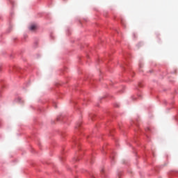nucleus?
<instances>
[{
	"label": "nucleus",
	"instance_id": "f03ea898",
	"mask_svg": "<svg viewBox=\"0 0 178 178\" xmlns=\"http://www.w3.org/2000/svg\"><path fill=\"white\" fill-rule=\"evenodd\" d=\"M11 3H13V0H9Z\"/></svg>",
	"mask_w": 178,
	"mask_h": 178
},
{
	"label": "nucleus",
	"instance_id": "f257e3e1",
	"mask_svg": "<svg viewBox=\"0 0 178 178\" xmlns=\"http://www.w3.org/2000/svg\"><path fill=\"white\" fill-rule=\"evenodd\" d=\"M29 30H31V31H35V30H37V25L35 24H32L29 26Z\"/></svg>",
	"mask_w": 178,
	"mask_h": 178
}]
</instances>
